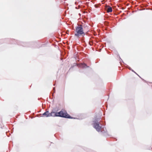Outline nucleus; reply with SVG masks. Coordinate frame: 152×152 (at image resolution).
I'll list each match as a JSON object with an SVG mask.
<instances>
[{
    "instance_id": "f03ea898",
    "label": "nucleus",
    "mask_w": 152,
    "mask_h": 152,
    "mask_svg": "<svg viewBox=\"0 0 152 152\" xmlns=\"http://www.w3.org/2000/svg\"><path fill=\"white\" fill-rule=\"evenodd\" d=\"M93 126L97 132H102V125L100 123V122L98 121L97 120H95L94 121Z\"/></svg>"
},
{
    "instance_id": "0eeeda50",
    "label": "nucleus",
    "mask_w": 152,
    "mask_h": 152,
    "mask_svg": "<svg viewBox=\"0 0 152 152\" xmlns=\"http://www.w3.org/2000/svg\"><path fill=\"white\" fill-rule=\"evenodd\" d=\"M55 113L54 112H51L50 113V116H55Z\"/></svg>"
},
{
    "instance_id": "423d86ee",
    "label": "nucleus",
    "mask_w": 152,
    "mask_h": 152,
    "mask_svg": "<svg viewBox=\"0 0 152 152\" xmlns=\"http://www.w3.org/2000/svg\"><path fill=\"white\" fill-rule=\"evenodd\" d=\"M80 67L82 68H86L88 66L85 64H82L80 65Z\"/></svg>"
},
{
    "instance_id": "6e6552de",
    "label": "nucleus",
    "mask_w": 152,
    "mask_h": 152,
    "mask_svg": "<svg viewBox=\"0 0 152 152\" xmlns=\"http://www.w3.org/2000/svg\"><path fill=\"white\" fill-rule=\"evenodd\" d=\"M129 69L130 70H132V71H133V72H134L135 73H136V72H134L133 71V70H132L130 67H129Z\"/></svg>"
},
{
    "instance_id": "f257e3e1",
    "label": "nucleus",
    "mask_w": 152,
    "mask_h": 152,
    "mask_svg": "<svg viewBox=\"0 0 152 152\" xmlns=\"http://www.w3.org/2000/svg\"><path fill=\"white\" fill-rule=\"evenodd\" d=\"M76 33L75 34V35L77 37L82 35L85 34L83 32V26L81 25H79L76 27Z\"/></svg>"
},
{
    "instance_id": "7ed1b4c3",
    "label": "nucleus",
    "mask_w": 152,
    "mask_h": 152,
    "mask_svg": "<svg viewBox=\"0 0 152 152\" xmlns=\"http://www.w3.org/2000/svg\"><path fill=\"white\" fill-rule=\"evenodd\" d=\"M55 116H59L68 118H72L69 115L67 114L66 112L63 111L62 110L59 112L56 113Z\"/></svg>"
},
{
    "instance_id": "20e7f679",
    "label": "nucleus",
    "mask_w": 152,
    "mask_h": 152,
    "mask_svg": "<svg viewBox=\"0 0 152 152\" xmlns=\"http://www.w3.org/2000/svg\"><path fill=\"white\" fill-rule=\"evenodd\" d=\"M106 10L108 12H111L112 11V8L110 6H107L106 7Z\"/></svg>"
},
{
    "instance_id": "1a4fd4ad",
    "label": "nucleus",
    "mask_w": 152,
    "mask_h": 152,
    "mask_svg": "<svg viewBox=\"0 0 152 152\" xmlns=\"http://www.w3.org/2000/svg\"><path fill=\"white\" fill-rule=\"evenodd\" d=\"M53 90H54V92H55V87L53 88Z\"/></svg>"
},
{
    "instance_id": "39448f33",
    "label": "nucleus",
    "mask_w": 152,
    "mask_h": 152,
    "mask_svg": "<svg viewBox=\"0 0 152 152\" xmlns=\"http://www.w3.org/2000/svg\"><path fill=\"white\" fill-rule=\"evenodd\" d=\"M43 116H45L46 117H50V113L48 111H46L42 114Z\"/></svg>"
}]
</instances>
